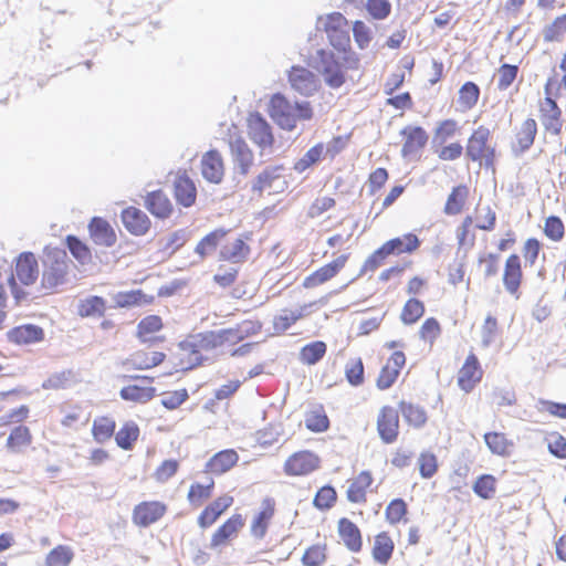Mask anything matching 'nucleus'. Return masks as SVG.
Masks as SVG:
<instances>
[{
    "mask_svg": "<svg viewBox=\"0 0 566 566\" xmlns=\"http://www.w3.org/2000/svg\"><path fill=\"white\" fill-rule=\"evenodd\" d=\"M262 324L258 321L244 319L233 327L212 329L196 335L192 347L197 354L221 355L261 332Z\"/></svg>",
    "mask_w": 566,
    "mask_h": 566,
    "instance_id": "f257e3e1",
    "label": "nucleus"
},
{
    "mask_svg": "<svg viewBox=\"0 0 566 566\" xmlns=\"http://www.w3.org/2000/svg\"><path fill=\"white\" fill-rule=\"evenodd\" d=\"M461 134V126L454 118L437 123L432 134V150L441 161H455L463 155V146L452 140Z\"/></svg>",
    "mask_w": 566,
    "mask_h": 566,
    "instance_id": "f03ea898",
    "label": "nucleus"
},
{
    "mask_svg": "<svg viewBox=\"0 0 566 566\" xmlns=\"http://www.w3.org/2000/svg\"><path fill=\"white\" fill-rule=\"evenodd\" d=\"M465 156L469 161L476 163L485 169H495L497 151L491 129L485 125L474 128L465 144Z\"/></svg>",
    "mask_w": 566,
    "mask_h": 566,
    "instance_id": "7ed1b4c3",
    "label": "nucleus"
},
{
    "mask_svg": "<svg viewBox=\"0 0 566 566\" xmlns=\"http://www.w3.org/2000/svg\"><path fill=\"white\" fill-rule=\"evenodd\" d=\"M321 59L319 73L325 83L332 88H338L346 82L347 71H358L360 61L355 52L346 53L342 60L336 59L334 53L321 50L318 52Z\"/></svg>",
    "mask_w": 566,
    "mask_h": 566,
    "instance_id": "20e7f679",
    "label": "nucleus"
},
{
    "mask_svg": "<svg viewBox=\"0 0 566 566\" xmlns=\"http://www.w3.org/2000/svg\"><path fill=\"white\" fill-rule=\"evenodd\" d=\"M545 97L537 103L538 118L545 135L559 137L565 128L566 119L563 109L552 95V80L544 85Z\"/></svg>",
    "mask_w": 566,
    "mask_h": 566,
    "instance_id": "39448f33",
    "label": "nucleus"
},
{
    "mask_svg": "<svg viewBox=\"0 0 566 566\" xmlns=\"http://www.w3.org/2000/svg\"><path fill=\"white\" fill-rule=\"evenodd\" d=\"M421 242L417 234L406 233L402 237L392 238L382 243L375 250L366 261V266L375 270L384 264L389 255L412 254L416 252Z\"/></svg>",
    "mask_w": 566,
    "mask_h": 566,
    "instance_id": "423d86ee",
    "label": "nucleus"
},
{
    "mask_svg": "<svg viewBox=\"0 0 566 566\" xmlns=\"http://www.w3.org/2000/svg\"><path fill=\"white\" fill-rule=\"evenodd\" d=\"M322 458L310 449L293 451L282 464L283 474L287 478H307L322 468Z\"/></svg>",
    "mask_w": 566,
    "mask_h": 566,
    "instance_id": "0eeeda50",
    "label": "nucleus"
},
{
    "mask_svg": "<svg viewBox=\"0 0 566 566\" xmlns=\"http://www.w3.org/2000/svg\"><path fill=\"white\" fill-rule=\"evenodd\" d=\"M39 276V264L32 252H22L15 261L14 274L9 277L11 292L17 301L24 297L25 293L19 289L17 281L23 285H32Z\"/></svg>",
    "mask_w": 566,
    "mask_h": 566,
    "instance_id": "6e6552de",
    "label": "nucleus"
},
{
    "mask_svg": "<svg viewBox=\"0 0 566 566\" xmlns=\"http://www.w3.org/2000/svg\"><path fill=\"white\" fill-rule=\"evenodd\" d=\"M67 273V256L65 251L55 249L46 254L41 286L45 291H53L64 283Z\"/></svg>",
    "mask_w": 566,
    "mask_h": 566,
    "instance_id": "1a4fd4ad",
    "label": "nucleus"
},
{
    "mask_svg": "<svg viewBox=\"0 0 566 566\" xmlns=\"http://www.w3.org/2000/svg\"><path fill=\"white\" fill-rule=\"evenodd\" d=\"M135 382H129L119 390L123 400L134 403H147L156 396V388L153 386L154 378L149 376H124Z\"/></svg>",
    "mask_w": 566,
    "mask_h": 566,
    "instance_id": "9d476101",
    "label": "nucleus"
},
{
    "mask_svg": "<svg viewBox=\"0 0 566 566\" xmlns=\"http://www.w3.org/2000/svg\"><path fill=\"white\" fill-rule=\"evenodd\" d=\"M168 512V505L159 500H144L132 511V522L140 528L158 523Z\"/></svg>",
    "mask_w": 566,
    "mask_h": 566,
    "instance_id": "9b49d317",
    "label": "nucleus"
},
{
    "mask_svg": "<svg viewBox=\"0 0 566 566\" xmlns=\"http://www.w3.org/2000/svg\"><path fill=\"white\" fill-rule=\"evenodd\" d=\"M538 135V124L535 118L526 117L514 127L510 149L515 156L527 153L535 144Z\"/></svg>",
    "mask_w": 566,
    "mask_h": 566,
    "instance_id": "f8f14e48",
    "label": "nucleus"
},
{
    "mask_svg": "<svg viewBox=\"0 0 566 566\" xmlns=\"http://www.w3.org/2000/svg\"><path fill=\"white\" fill-rule=\"evenodd\" d=\"M484 376L483 367L479 357L469 353L457 374V384L465 394H470L482 381Z\"/></svg>",
    "mask_w": 566,
    "mask_h": 566,
    "instance_id": "ddd939ff",
    "label": "nucleus"
},
{
    "mask_svg": "<svg viewBox=\"0 0 566 566\" xmlns=\"http://www.w3.org/2000/svg\"><path fill=\"white\" fill-rule=\"evenodd\" d=\"M523 281L522 258L517 253H511L506 256L503 266L502 284L504 290L515 300H518Z\"/></svg>",
    "mask_w": 566,
    "mask_h": 566,
    "instance_id": "4468645a",
    "label": "nucleus"
},
{
    "mask_svg": "<svg viewBox=\"0 0 566 566\" xmlns=\"http://www.w3.org/2000/svg\"><path fill=\"white\" fill-rule=\"evenodd\" d=\"M375 476L370 470H361L348 480L346 499L352 504H365L374 491Z\"/></svg>",
    "mask_w": 566,
    "mask_h": 566,
    "instance_id": "2eb2a0df",
    "label": "nucleus"
},
{
    "mask_svg": "<svg viewBox=\"0 0 566 566\" xmlns=\"http://www.w3.org/2000/svg\"><path fill=\"white\" fill-rule=\"evenodd\" d=\"M402 137L401 156L403 158H416L428 144L429 135L421 126L408 125L400 130Z\"/></svg>",
    "mask_w": 566,
    "mask_h": 566,
    "instance_id": "dca6fc26",
    "label": "nucleus"
},
{
    "mask_svg": "<svg viewBox=\"0 0 566 566\" xmlns=\"http://www.w3.org/2000/svg\"><path fill=\"white\" fill-rule=\"evenodd\" d=\"M406 355L401 350L394 352L380 368L376 378V387L379 390L391 388L398 380L401 370L406 366Z\"/></svg>",
    "mask_w": 566,
    "mask_h": 566,
    "instance_id": "f3484780",
    "label": "nucleus"
},
{
    "mask_svg": "<svg viewBox=\"0 0 566 566\" xmlns=\"http://www.w3.org/2000/svg\"><path fill=\"white\" fill-rule=\"evenodd\" d=\"M269 115L283 129L296 127L295 107L282 94H274L269 104Z\"/></svg>",
    "mask_w": 566,
    "mask_h": 566,
    "instance_id": "a211bd4d",
    "label": "nucleus"
},
{
    "mask_svg": "<svg viewBox=\"0 0 566 566\" xmlns=\"http://www.w3.org/2000/svg\"><path fill=\"white\" fill-rule=\"evenodd\" d=\"M276 502L273 497H264L260 509L253 514L250 522V534L255 539H263L275 516Z\"/></svg>",
    "mask_w": 566,
    "mask_h": 566,
    "instance_id": "6ab92c4d",
    "label": "nucleus"
},
{
    "mask_svg": "<svg viewBox=\"0 0 566 566\" xmlns=\"http://www.w3.org/2000/svg\"><path fill=\"white\" fill-rule=\"evenodd\" d=\"M348 259L349 254L345 253L322 265L304 279L303 287L315 289L333 280L345 268Z\"/></svg>",
    "mask_w": 566,
    "mask_h": 566,
    "instance_id": "aec40b11",
    "label": "nucleus"
},
{
    "mask_svg": "<svg viewBox=\"0 0 566 566\" xmlns=\"http://www.w3.org/2000/svg\"><path fill=\"white\" fill-rule=\"evenodd\" d=\"M244 523L245 520L242 514H232L212 533L209 544L210 548L218 549L227 546L238 536L239 532L243 528Z\"/></svg>",
    "mask_w": 566,
    "mask_h": 566,
    "instance_id": "412c9836",
    "label": "nucleus"
},
{
    "mask_svg": "<svg viewBox=\"0 0 566 566\" xmlns=\"http://www.w3.org/2000/svg\"><path fill=\"white\" fill-rule=\"evenodd\" d=\"M283 171L284 167L282 165L264 168L254 179L252 191L262 195L264 191L283 190L286 186Z\"/></svg>",
    "mask_w": 566,
    "mask_h": 566,
    "instance_id": "4be33fe9",
    "label": "nucleus"
},
{
    "mask_svg": "<svg viewBox=\"0 0 566 566\" xmlns=\"http://www.w3.org/2000/svg\"><path fill=\"white\" fill-rule=\"evenodd\" d=\"M250 241L251 234L249 233L240 234L231 241L224 239L219 250V258L232 263L245 262L251 253Z\"/></svg>",
    "mask_w": 566,
    "mask_h": 566,
    "instance_id": "5701e85b",
    "label": "nucleus"
},
{
    "mask_svg": "<svg viewBox=\"0 0 566 566\" xmlns=\"http://www.w3.org/2000/svg\"><path fill=\"white\" fill-rule=\"evenodd\" d=\"M377 431L382 442L389 444L398 439L399 416L391 406H382L377 417Z\"/></svg>",
    "mask_w": 566,
    "mask_h": 566,
    "instance_id": "b1692460",
    "label": "nucleus"
},
{
    "mask_svg": "<svg viewBox=\"0 0 566 566\" xmlns=\"http://www.w3.org/2000/svg\"><path fill=\"white\" fill-rule=\"evenodd\" d=\"M248 136L261 149L271 148L274 144L271 126L259 113L248 117Z\"/></svg>",
    "mask_w": 566,
    "mask_h": 566,
    "instance_id": "393cba45",
    "label": "nucleus"
},
{
    "mask_svg": "<svg viewBox=\"0 0 566 566\" xmlns=\"http://www.w3.org/2000/svg\"><path fill=\"white\" fill-rule=\"evenodd\" d=\"M234 499L232 495L222 494L208 503L197 517L198 526L206 530L212 526L219 517L226 513L232 505Z\"/></svg>",
    "mask_w": 566,
    "mask_h": 566,
    "instance_id": "a878e982",
    "label": "nucleus"
},
{
    "mask_svg": "<svg viewBox=\"0 0 566 566\" xmlns=\"http://www.w3.org/2000/svg\"><path fill=\"white\" fill-rule=\"evenodd\" d=\"M395 547V541L388 531H381L374 535L370 556L375 564L387 566L394 556Z\"/></svg>",
    "mask_w": 566,
    "mask_h": 566,
    "instance_id": "bb28decb",
    "label": "nucleus"
},
{
    "mask_svg": "<svg viewBox=\"0 0 566 566\" xmlns=\"http://www.w3.org/2000/svg\"><path fill=\"white\" fill-rule=\"evenodd\" d=\"M200 170L202 177L211 184H220L224 177L223 157L217 149L206 151L201 157Z\"/></svg>",
    "mask_w": 566,
    "mask_h": 566,
    "instance_id": "cd10ccee",
    "label": "nucleus"
},
{
    "mask_svg": "<svg viewBox=\"0 0 566 566\" xmlns=\"http://www.w3.org/2000/svg\"><path fill=\"white\" fill-rule=\"evenodd\" d=\"M122 222L125 229L133 235L146 234L151 226L148 216L136 207H127L120 213Z\"/></svg>",
    "mask_w": 566,
    "mask_h": 566,
    "instance_id": "c85d7f7f",
    "label": "nucleus"
},
{
    "mask_svg": "<svg viewBox=\"0 0 566 566\" xmlns=\"http://www.w3.org/2000/svg\"><path fill=\"white\" fill-rule=\"evenodd\" d=\"M337 534L344 546L352 553H359L363 548L360 528L352 520L340 517L337 522Z\"/></svg>",
    "mask_w": 566,
    "mask_h": 566,
    "instance_id": "c756f323",
    "label": "nucleus"
},
{
    "mask_svg": "<svg viewBox=\"0 0 566 566\" xmlns=\"http://www.w3.org/2000/svg\"><path fill=\"white\" fill-rule=\"evenodd\" d=\"M239 461V454L234 449H224L214 453L205 464V471L220 476L232 470Z\"/></svg>",
    "mask_w": 566,
    "mask_h": 566,
    "instance_id": "7c9ffc66",
    "label": "nucleus"
},
{
    "mask_svg": "<svg viewBox=\"0 0 566 566\" xmlns=\"http://www.w3.org/2000/svg\"><path fill=\"white\" fill-rule=\"evenodd\" d=\"M291 86L304 96H310L318 88L315 75L303 66H292L289 72Z\"/></svg>",
    "mask_w": 566,
    "mask_h": 566,
    "instance_id": "2f4dec72",
    "label": "nucleus"
},
{
    "mask_svg": "<svg viewBox=\"0 0 566 566\" xmlns=\"http://www.w3.org/2000/svg\"><path fill=\"white\" fill-rule=\"evenodd\" d=\"M88 233L91 240L96 245L113 247L116 243L117 235L107 220L101 217H94L88 223Z\"/></svg>",
    "mask_w": 566,
    "mask_h": 566,
    "instance_id": "473e14b6",
    "label": "nucleus"
},
{
    "mask_svg": "<svg viewBox=\"0 0 566 566\" xmlns=\"http://www.w3.org/2000/svg\"><path fill=\"white\" fill-rule=\"evenodd\" d=\"M165 358V353L146 348L133 353L124 365L129 369L147 370L160 365Z\"/></svg>",
    "mask_w": 566,
    "mask_h": 566,
    "instance_id": "72a5a7b5",
    "label": "nucleus"
},
{
    "mask_svg": "<svg viewBox=\"0 0 566 566\" xmlns=\"http://www.w3.org/2000/svg\"><path fill=\"white\" fill-rule=\"evenodd\" d=\"M324 31L326 32L332 44L348 43V21L339 12H333L326 15L324 23Z\"/></svg>",
    "mask_w": 566,
    "mask_h": 566,
    "instance_id": "f704fd0d",
    "label": "nucleus"
},
{
    "mask_svg": "<svg viewBox=\"0 0 566 566\" xmlns=\"http://www.w3.org/2000/svg\"><path fill=\"white\" fill-rule=\"evenodd\" d=\"M7 338L14 345H30L44 339V331L34 324H23L8 331Z\"/></svg>",
    "mask_w": 566,
    "mask_h": 566,
    "instance_id": "c9c22d12",
    "label": "nucleus"
},
{
    "mask_svg": "<svg viewBox=\"0 0 566 566\" xmlns=\"http://www.w3.org/2000/svg\"><path fill=\"white\" fill-rule=\"evenodd\" d=\"M174 196L176 201L185 208H189L195 205L197 199V187L195 181L186 171L177 175L174 182Z\"/></svg>",
    "mask_w": 566,
    "mask_h": 566,
    "instance_id": "e433bc0d",
    "label": "nucleus"
},
{
    "mask_svg": "<svg viewBox=\"0 0 566 566\" xmlns=\"http://www.w3.org/2000/svg\"><path fill=\"white\" fill-rule=\"evenodd\" d=\"M229 233L230 230L224 228H218L210 231L199 240V242L195 247V253L199 256L201 261L207 259L217 249H221V245Z\"/></svg>",
    "mask_w": 566,
    "mask_h": 566,
    "instance_id": "4c0bfd02",
    "label": "nucleus"
},
{
    "mask_svg": "<svg viewBox=\"0 0 566 566\" xmlns=\"http://www.w3.org/2000/svg\"><path fill=\"white\" fill-rule=\"evenodd\" d=\"M164 328L163 318L159 315H147L139 321L136 327V337L142 343L164 342V336H157Z\"/></svg>",
    "mask_w": 566,
    "mask_h": 566,
    "instance_id": "58836bf2",
    "label": "nucleus"
},
{
    "mask_svg": "<svg viewBox=\"0 0 566 566\" xmlns=\"http://www.w3.org/2000/svg\"><path fill=\"white\" fill-rule=\"evenodd\" d=\"M233 163L239 167L241 175H248L254 164V155L242 137L229 143Z\"/></svg>",
    "mask_w": 566,
    "mask_h": 566,
    "instance_id": "ea45409f",
    "label": "nucleus"
},
{
    "mask_svg": "<svg viewBox=\"0 0 566 566\" xmlns=\"http://www.w3.org/2000/svg\"><path fill=\"white\" fill-rule=\"evenodd\" d=\"M216 482L212 478H207L203 482L193 481L187 492V501L193 509L203 505L213 495Z\"/></svg>",
    "mask_w": 566,
    "mask_h": 566,
    "instance_id": "a19ab883",
    "label": "nucleus"
},
{
    "mask_svg": "<svg viewBox=\"0 0 566 566\" xmlns=\"http://www.w3.org/2000/svg\"><path fill=\"white\" fill-rule=\"evenodd\" d=\"M483 440L492 454L503 458L510 457L515 447L514 441L504 432H485Z\"/></svg>",
    "mask_w": 566,
    "mask_h": 566,
    "instance_id": "79ce46f5",
    "label": "nucleus"
},
{
    "mask_svg": "<svg viewBox=\"0 0 566 566\" xmlns=\"http://www.w3.org/2000/svg\"><path fill=\"white\" fill-rule=\"evenodd\" d=\"M145 206L156 218L167 219L174 211V206L163 190L149 192L145 199Z\"/></svg>",
    "mask_w": 566,
    "mask_h": 566,
    "instance_id": "37998d69",
    "label": "nucleus"
},
{
    "mask_svg": "<svg viewBox=\"0 0 566 566\" xmlns=\"http://www.w3.org/2000/svg\"><path fill=\"white\" fill-rule=\"evenodd\" d=\"M305 427L313 433L326 432L331 427L329 418L323 405H313L304 415Z\"/></svg>",
    "mask_w": 566,
    "mask_h": 566,
    "instance_id": "c03bdc74",
    "label": "nucleus"
},
{
    "mask_svg": "<svg viewBox=\"0 0 566 566\" xmlns=\"http://www.w3.org/2000/svg\"><path fill=\"white\" fill-rule=\"evenodd\" d=\"M140 436L139 426L133 421H125L119 429L115 432L114 438L116 444L125 450H133Z\"/></svg>",
    "mask_w": 566,
    "mask_h": 566,
    "instance_id": "a18cd8bd",
    "label": "nucleus"
},
{
    "mask_svg": "<svg viewBox=\"0 0 566 566\" xmlns=\"http://www.w3.org/2000/svg\"><path fill=\"white\" fill-rule=\"evenodd\" d=\"M155 297L145 294L142 290L122 291L114 295V302L117 307H134L153 304Z\"/></svg>",
    "mask_w": 566,
    "mask_h": 566,
    "instance_id": "49530a36",
    "label": "nucleus"
},
{
    "mask_svg": "<svg viewBox=\"0 0 566 566\" xmlns=\"http://www.w3.org/2000/svg\"><path fill=\"white\" fill-rule=\"evenodd\" d=\"M116 421L113 417L103 415L97 416L92 423L91 433L97 443H104L111 440L115 434Z\"/></svg>",
    "mask_w": 566,
    "mask_h": 566,
    "instance_id": "de8ad7c7",
    "label": "nucleus"
},
{
    "mask_svg": "<svg viewBox=\"0 0 566 566\" xmlns=\"http://www.w3.org/2000/svg\"><path fill=\"white\" fill-rule=\"evenodd\" d=\"M398 407L405 421L409 426L418 429L427 423L428 416L423 407L405 400H401Z\"/></svg>",
    "mask_w": 566,
    "mask_h": 566,
    "instance_id": "09e8293b",
    "label": "nucleus"
},
{
    "mask_svg": "<svg viewBox=\"0 0 566 566\" xmlns=\"http://www.w3.org/2000/svg\"><path fill=\"white\" fill-rule=\"evenodd\" d=\"M31 430L23 424L14 427L6 442V447L14 453L22 452L32 443Z\"/></svg>",
    "mask_w": 566,
    "mask_h": 566,
    "instance_id": "8fccbe9b",
    "label": "nucleus"
},
{
    "mask_svg": "<svg viewBox=\"0 0 566 566\" xmlns=\"http://www.w3.org/2000/svg\"><path fill=\"white\" fill-rule=\"evenodd\" d=\"M468 197L469 188L467 185H458L453 187L447 198L444 205V213L448 216H455L461 213L465 206Z\"/></svg>",
    "mask_w": 566,
    "mask_h": 566,
    "instance_id": "3c124183",
    "label": "nucleus"
},
{
    "mask_svg": "<svg viewBox=\"0 0 566 566\" xmlns=\"http://www.w3.org/2000/svg\"><path fill=\"white\" fill-rule=\"evenodd\" d=\"M328 558V547L326 543L312 544L305 548L301 563L303 566H324Z\"/></svg>",
    "mask_w": 566,
    "mask_h": 566,
    "instance_id": "603ef678",
    "label": "nucleus"
},
{
    "mask_svg": "<svg viewBox=\"0 0 566 566\" xmlns=\"http://www.w3.org/2000/svg\"><path fill=\"white\" fill-rule=\"evenodd\" d=\"M480 87L471 81L465 82L458 92V104L461 112L471 111L479 102Z\"/></svg>",
    "mask_w": 566,
    "mask_h": 566,
    "instance_id": "864d4df0",
    "label": "nucleus"
},
{
    "mask_svg": "<svg viewBox=\"0 0 566 566\" xmlns=\"http://www.w3.org/2000/svg\"><path fill=\"white\" fill-rule=\"evenodd\" d=\"M441 335L442 326L436 317L426 318L418 329L419 339L429 348L433 347Z\"/></svg>",
    "mask_w": 566,
    "mask_h": 566,
    "instance_id": "5fc2aeb1",
    "label": "nucleus"
},
{
    "mask_svg": "<svg viewBox=\"0 0 566 566\" xmlns=\"http://www.w3.org/2000/svg\"><path fill=\"white\" fill-rule=\"evenodd\" d=\"M475 228L472 216H465L455 232L459 249L470 250L474 247Z\"/></svg>",
    "mask_w": 566,
    "mask_h": 566,
    "instance_id": "6e6d98bb",
    "label": "nucleus"
},
{
    "mask_svg": "<svg viewBox=\"0 0 566 566\" xmlns=\"http://www.w3.org/2000/svg\"><path fill=\"white\" fill-rule=\"evenodd\" d=\"M306 305L297 310H283L281 314L273 318V329L282 334L293 326L297 321L305 316Z\"/></svg>",
    "mask_w": 566,
    "mask_h": 566,
    "instance_id": "4d7b16f0",
    "label": "nucleus"
},
{
    "mask_svg": "<svg viewBox=\"0 0 566 566\" xmlns=\"http://www.w3.org/2000/svg\"><path fill=\"white\" fill-rule=\"evenodd\" d=\"M424 303L419 298L410 297L401 308L400 321L405 325H413L424 315Z\"/></svg>",
    "mask_w": 566,
    "mask_h": 566,
    "instance_id": "13d9d810",
    "label": "nucleus"
},
{
    "mask_svg": "<svg viewBox=\"0 0 566 566\" xmlns=\"http://www.w3.org/2000/svg\"><path fill=\"white\" fill-rule=\"evenodd\" d=\"M74 551L69 545H56L45 556V566H70L74 559Z\"/></svg>",
    "mask_w": 566,
    "mask_h": 566,
    "instance_id": "bf43d9fd",
    "label": "nucleus"
},
{
    "mask_svg": "<svg viewBox=\"0 0 566 566\" xmlns=\"http://www.w3.org/2000/svg\"><path fill=\"white\" fill-rule=\"evenodd\" d=\"M106 311V302L101 296H90L82 300L77 305V314L81 317L103 316Z\"/></svg>",
    "mask_w": 566,
    "mask_h": 566,
    "instance_id": "052dcab7",
    "label": "nucleus"
},
{
    "mask_svg": "<svg viewBox=\"0 0 566 566\" xmlns=\"http://www.w3.org/2000/svg\"><path fill=\"white\" fill-rule=\"evenodd\" d=\"M566 38V13L556 17L543 30V39L546 43L563 42Z\"/></svg>",
    "mask_w": 566,
    "mask_h": 566,
    "instance_id": "680f3d73",
    "label": "nucleus"
},
{
    "mask_svg": "<svg viewBox=\"0 0 566 566\" xmlns=\"http://www.w3.org/2000/svg\"><path fill=\"white\" fill-rule=\"evenodd\" d=\"M408 505L405 500L398 497L391 500L385 509V518L389 525H398L407 521Z\"/></svg>",
    "mask_w": 566,
    "mask_h": 566,
    "instance_id": "e2e57ef3",
    "label": "nucleus"
},
{
    "mask_svg": "<svg viewBox=\"0 0 566 566\" xmlns=\"http://www.w3.org/2000/svg\"><path fill=\"white\" fill-rule=\"evenodd\" d=\"M327 346L322 340H315L306 344L300 352V359L303 364L315 365L326 354Z\"/></svg>",
    "mask_w": 566,
    "mask_h": 566,
    "instance_id": "0e129e2a",
    "label": "nucleus"
},
{
    "mask_svg": "<svg viewBox=\"0 0 566 566\" xmlns=\"http://www.w3.org/2000/svg\"><path fill=\"white\" fill-rule=\"evenodd\" d=\"M447 280L452 286L465 283L467 289L470 286V277L467 276V264L464 259L455 260L447 268Z\"/></svg>",
    "mask_w": 566,
    "mask_h": 566,
    "instance_id": "69168bd1",
    "label": "nucleus"
},
{
    "mask_svg": "<svg viewBox=\"0 0 566 566\" xmlns=\"http://www.w3.org/2000/svg\"><path fill=\"white\" fill-rule=\"evenodd\" d=\"M417 463L422 479H431L439 470L438 457L431 451L420 452Z\"/></svg>",
    "mask_w": 566,
    "mask_h": 566,
    "instance_id": "338daca9",
    "label": "nucleus"
},
{
    "mask_svg": "<svg viewBox=\"0 0 566 566\" xmlns=\"http://www.w3.org/2000/svg\"><path fill=\"white\" fill-rule=\"evenodd\" d=\"M336 502L337 492L335 488L329 484L319 488L313 499V505L319 511L332 509Z\"/></svg>",
    "mask_w": 566,
    "mask_h": 566,
    "instance_id": "774afa93",
    "label": "nucleus"
}]
</instances>
